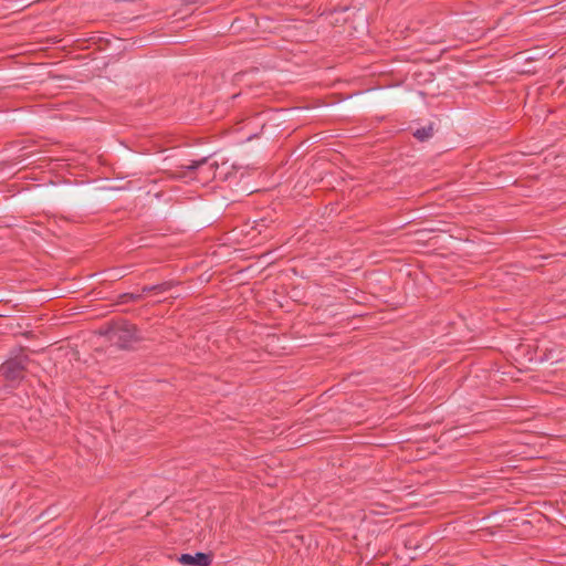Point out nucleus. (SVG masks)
Instances as JSON below:
<instances>
[{
  "label": "nucleus",
  "instance_id": "obj_1",
  "mask_svg": "<svg viewBox=\"0 0 566 566\" xmlns=\"http://www.w3.org/2000/svg\"><path fill=\"white\" fill-rule=\"evenodd\" d=\"M101 335L119 349H130L134 344L143 339L137 325L124 318L107 322L105 329L101 331Z\"/></svg>",
  "mask_w": 566,
  "mask_h": 566
},
{
  "label": "nucleus",
  "instance_id": "obj_2",
  "mask_svg": "<svg viewBox=\"0 0 566 566\" xmlns=\"http://www.w3.org/2000/svg\"><path fill=\"white\" fill-rule=\"evenodd\" d=\"M177 168L179 171L175 174V177L182 178L189 176L191 179L208 182L216 178L219 164L213 159L212 155H209L199 159L188 160Z\"/></svg>",
  "mask_w": 566,
  "mask_h": 566
},
{
  "label": "nucleus",
  "instance_id": "obj_3",
  "mask_svg": "<svg viewBox=\"0 0 566 566\" xmlns=\"http://www.w3.org/2000/svg\"><path fill=\"white\" fill-rule=\"evenodd\" d=\"M23 348L20 347L18 353L9 357L0 366L2 376L9 381L22 380L27 370V365L30 361L28 355L23 354Z\"/></svg>",
  "mask_w": 566,
  "mask_h": 566
},
{
  "label": "nucleus",
  "instance_id": "obj_4",
  "mask_svg": "<svg viewBox=\"0 0 566 566\" xmlns=\"http://www.w3.org/2000/svg\"><path fill=\"white\" fill-rule=\"evenodd\" d=\"M178 560L184 566H210L213 560V555L202 552H197L195 555L185 553L178 557Z\"/></svg>",
  "mask_w": 566,
  "mask_h": 566
},
{
  "label": "nucleus",
  "instance_id": "obj_5",
  "mask_svg": "<svg viewBox=\"0 0 566 566\" xmlns=\"http://www.w3.org/2000/svg\"><path fill=\"white\" fill-rule=\"evenodd\" d=\"M177 283L172 280L170 281H165V282H161L159 284H154V285H144L142 287V292L144 295L147 294V293H150V292H154V293H165L167 291H170Z\"/></svg>",
  "mask_w": 566,
  "mask_h": 566
},
{
  "label": "nucleus",
  "instance_id": "obj_6",
  "mask_svg": "<svg viewBox=\"0 0 566 566\" xmlns=\"http://www.w3.org/2000/svg\"><path fill=\"white\" fill-rule=\"evenodd\" d=\"M432 136H433V124L432 123L429 124L428 126L417 128L413 132V137L421 143L427 142Z\"/></svg>",
  "mask_w": 566,
  "mask_h": 566
},
{
  "label": "nucleus",
  "instance_id": "obj_7",
  "mask_svg": "<svg viewBox=\"0 0 566 566\" xmlns=\"http://www.w3.org/2000/svg\"><path fill=\"white\" fill-rule=\"evenodd\" d=\"M144 300L143 293H122L117 296V304L136 303Z\"/></svg>",
  "mask_w": 566,
  "mask_h": 566
},
{
  "label": "nucleus",
  "instance_id": "obj_8",
  "mask_svg": "<svg viewBox=\"0 0 566 566\" xmlns=\"http://www.w3.org/2000/svg\"><path fill=\"white\" fill-rule=\"evenodd\" d=\"M272 222V220H270L269 218L266 217H263V218H260V219H256L253 221V227L252 229L258 231L259 234L263 233V231L265 229L269 228L270 223Z\"/></svg>",
  "mask_w": 566,
  "mask_h": 566
},
{
  "label": "nucleus",
  "instance_id": "obj_9",
  "mask_svg": "<svg viewBox=\"0 0 566 566\" xmlns=\"http://www.w3.org/2000/svg\"><path fill=\"white\" fill-rule=\"evenodd\" d=\"M56 515V512L54 510V507H49L48 510L43 511L41 516H43L44 518H53V516Z\"/></svg>",
  "mask_w": 566,
  "mask_h": 566
}]
</instances>
